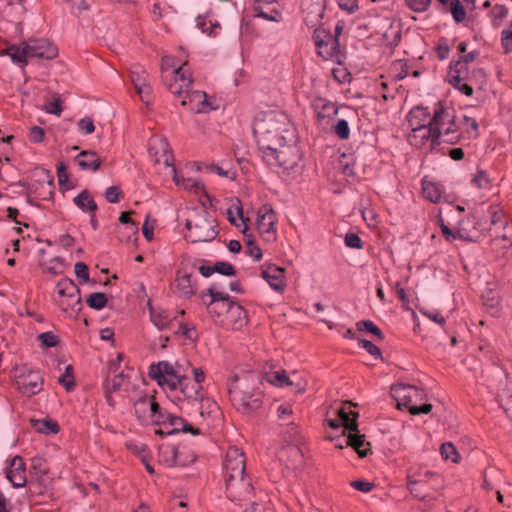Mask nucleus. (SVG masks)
<instances>
[{
	"mask_svg": "<svg viewBox=\"0 0 512 512\" xmlns=\"http://www.w3.org/2000/svg\"><path fill=\"white\" fill-rule=\"evenodd\" d=\"M453 118H455L453 112L444 107L441 103L434 105L433 111L431 112V119L429 120V126L433 131L434 139H441L442 128L452 121Z\"/></svg>",
	"mask_w": 512,
	"mask_h": 512,
	"instance_id": "a211bd4d",
	"label": "nucleus"
},
{
	"mask_svg": "<svg viewBox=\"0 0 512 512\" xmlns=\"http://www.w3.org/2000/svg\"><path fill=\"white\" fill-rule=\"evenodd\" d=\"M313 41L320 57L324 60L340 62L341 50L337 36H333L330 31L321 27L314 30Z\"/></svg>",
	"mask_w": 512,
	"mask_h": 512,
	"instance_id": "9d476101",
	"label": "nucleus"
},
{
	"mask_svg": "<svg viewBox=\"0 0 512 512\" xmlns=\"http://www.w3.org/2000/svg\"><path fill=\"white\" fill-rule=\"evenodd\" d=\"M446 6V12H450L453 19L460 23L466 18V11L459 0H450Z\"/></svg>",
	"mask_w": 512,
	"mask_h": 512,
	"instance_id": "a18cd8bd",
	"label": "nucleus"
},
{
	"mask_svg": "<svg viewBox=\"0 0 512 512\" xmlns=\"http://www.w3.org/2000/svg\"><path fill=\"white\" fill-rule=\"evenodd\" d=\"M227 317L235 318L233 324L235 329H240L242 326L246 324V311L243 309L242 306L234 302H231L229 314H227Z\"/></svg>",
	"mask_w": 512,
	"mask_h": 512,
	"instance_id": "a19ab883",
	"label": "nucleus"
},
{
	"mask_svg": "<svg viewBox=\"0 0 512 512\" xmlns=\"http://www.w3.org/2000/svg\"><path fill=\"white\" fill-rule=\"evenodd\" d=\"M15 384L21 394L31 397L42 391L43 378L39 371L22 366L15 370Z\"/></svg>",
	"mask_w": 512,
	"mask_h": 512,
	"instance_id": "9b49d317",
	"label": "nucleus"
},
{
	"mask_svg": "<svg viewBox=\"0 0 512 512\" xmlns=\"http://www.w3.org/2000/svg\"><path fill=\"white\" fill-rule=\"evenodd\" d=\"M334 132L340 139H348L350 136V128L348 122L344 119L338 120L334 126Z\"/></svg>",
	"mask_w": 512,
	"mask_h": 512,
	"instance_id": "4d7b16f0",
	"label": "nucleus"
},
{
	"mask_svg": "<svg viewBox=\"0 0 512 512\" xmlns=\"http://www.w3.org/2000/svg\"><path fill=\"white\" fill-rule=\"evenodd\" d=\"M59 383L63 385L67 391H71L74 388L73 367L71 365L66 366L65 372L59 377Z\"/></svg>",
	"mask_w": 512,
	"mask_h": 512,
	"instance_id": "603ef678",
	"label": "nucleus"
},
{
	"mask_svg": "<svg viewBox=\"0 0 512 512\" xmlns=\"http://www.w3.org/2000/svg\"><path fill=\"white\" fill-rule=\"evenodd\" d=\"M7 53L14 63L25 64L32 58L53 59L57 56V48L47 39H32L19 46H11Z\"/></svg>",
	"mask_w": 512,
	"mask_h": 512,
	"instance_id": "39448f33",
	"label": "nucleus"
},
{
	"mask_svg": "<svg viewBox=\"0 0 512 512\" xmlns=\"http://www.w3.org/2000/svg\"><path fill=\"white\" fill-rule=\"evenodd\" d=\"M173 288L181 297H187L194 294L191 276L188 274L178 276L173 284Z\"/></svg>",
	"mask_w": 512,
	"mask_h": 512,
	"instance_id": "e433bc0d",
	"label": "nucleus"
},
{
	"mask_svg": "<svg viewBox=\"0 0 512 512\" xmlns=\"http://www.w3.org/2000/svg\"><path fill=\"white\" fill-rule=\"evenodd\" d=\"M509 9L503 5H495L491 10L492 25L494 28H499L503 20L508 16Z\"/></svg>",
	"mask_w": 512,
	"mask_h": 512,
	"instance_id": "de8ad7c7",
	"label": "nucleus"
},
{
	"mask_svg": "<svg viewBox=\"0 0 512 512\" xmlns=\"http://www.w3.org/2000/svg\"><path fill=\"white\" fill-rule=\"evenodd\" d=\"M211 296V301L207 303L208 313L212 317H221L229 314L231 302L230 297L227 293L218 291L215 286H212L208 290Z\"/></svg>",
	"mask_w": 512,
	"mask_h": 512,
	"instance_id": "dca6fc26",
	"label": "nucleus"
},
{
	"mask_svg": "<svg viewBox=\"0 0 512 512\" xmlns=\"http://www.w3.org/2000/svg\"><path fill=\"white\" fill-rule=\"evenodd\" d=\"M343 442L346 446L353 447L360 457L367 455L368 449L365 446L369 445V443L366 442L365 436L359 433L358 427L354 431H349L347 438H343Z\"/></svg>",
	"mask_w": 512,
	"mask_h": 512,
	"instance_id": "7c9ffc66",
	"label": "nucleus"
},
{
	"mask_svg": "<svg viewBox=\"0 0 512 512\" xmlns=\"http://www.w3.org/2000/svg\"><path fill=\"white\" fill-rule=\"evenodd\" d=\"M147 77L146 71L139 67L130 71L131 82L140 99L146 104L150 102L152 93V89L147 82Z\"/></svg>",
	"mask_w": 512,
	"mask_h": 512,
	"instance_id": "412c9836",
	"label": "nucleus"
},
{
	"mask_svg": "<svg viewBox=\"0 0 512 512\" xmlns=\"http://www.w3.org/2000/svg\"><path fill=\"white\" fill-rule=\"evenodd\" d=\"M176 372H177V375H178V378H180L181 382H180V395H182V389L184 388V386L186 387H189V378L188 376L190 375V370L192 368V365L191 363L187 360V359H180V360H177L176 362L172 363Z\"/></svg>",
	"mask_w": 512,
	"mask_h": 512,
	"instance_id": "f704fd0d",
	"label": "nucleus"
},
{
	"mask_svg": "<svg viewBox=\"0 0 512 512\" xmlns=\"http://www.w3.org/2000/svg\"><path fill=\"white\" fill-rule=\"evenodd\" d=\"M339 422L344 427L345 430L354 431L358 427L356 419L358 418V413L351 410V403L344 404L341 408L338 409Z\"/></svg>",
	"mask_w": 512,
	"mask_h": 512,
	"instance_id": "c756f323",
	"label": "nucleus"
},
{
	"mask_svg": "<svg viewBox=\"0 0 512 512\" xmlns=\"http://www.w3.org/2000/svg\"><path fill=\"white\" fill-rule=\"evenodd\" d=\"M56 299L70 298L72 302L81 304L80 290L77 285L70 279H62L56 286Z\"/></svg>",
	"mask_w": 512,
	"mask_h": 512,
	"instance_id": "a878e982",
	"label": "nucleus"
},
{
	"mask_svg": "<svg viewBox=\"0 0 512 512\" xmlns=\"http://www.w3.org/2000/svg\"><path fill=\"white\" fill-rule=\"evenodd\" d=\"M176 404L180 410L188 415L198 413L200 417L206 418L219 411L218 404L207 397L205 393L199 392V387H186L182 389V395L177 397Z\"/></svg>",
	"mask_w": 512,
	"mask_h": 512,
	"instance_id": "20e7f679",
	"label": "nucleus"
},
{
	"mask_svg": "<svg viewBox=\"0 0 512 512\" xmlns=\"http://www.w3.org/2000/svg\"><path fill=\"white\" fill-rule=\"evenodd\" d=\"M252 10L254 17L277 23L282 20V15L277 9V0H254Z\"/></svg>",
	"mask_w": 512,
	"mask_h": 512,
	"instance_id": "6ab92c4d",
	"label": "nucleus"
},
{
	"mask_svg": "<svg viewBox=\"0 0 512 512\" xmlns=\"http://www.w3.org/2000/svg\"><path fill=\"white\" fill-rule=\"evenodd\" d=\"M484 77V71L480 68L474 69L471 73H457L450 70L449 82L454 88L463 94L471 96L473 94V88L467 83V81H473V79L482 80Z\"/></svg>",
	"mask_w": 512,
	"mask_h": 512,
	"instance_id": "f3484780",
	"label": "nucleus"
},
{
	"mask_svg": "<svg viewBox=\"0 0 512 512\" xmlns=\"http://www.w3.org/2000/svg\"><path fill=\"white\" fill-rule=\"evenodd\" d=\"M471 182L479 189H488L490 186V179L487 173L483 170H479L477 174L472 178Z\"/></svg>",
	"mask_w": 512,
	"mask_h": 512,
	"instance_id": "5fc2aeb1",
	"label": "nucleus"
},
{
	"mask_svg": "<svg viewBox=\"0 0 512 512\" xmlns=\"http://www.w3.org/2000/svg\"><path fill=\"white\" fill-rule=\"evenodd\" d=\"M214 269L215 272L226 276H232L235 274V268L228 262H217L214 265Z\"/></svg>",
	"mask_w": 512,
	"mask_h": 512,
	"instance_id": "e2e57ef3",
	"label": "nucleus"
},
{
	"mask_svg": "<svg viewBox=\"0 0 512 512\" xmlns=\"http://www.w3.org/2000/svg\"><path fill=\"white\" fill-rule=\"evenodd\" d=\"M394 393L398 408L405 407L409 411L411 407L416 406L413 404L415 399L423 395V391L415 386H400L394 390Z\"/></svg>",
	"mask_w": 512,
	"mask_h": 512,
	"instance_id": "5701e85b",
	"label": "nucleus"
},
{
	"mask_svg": "<svg viewBox=\"0 0 512 512\" xmlns=\"http://www.w3.org/2000/svg\"><path fill=\"white\" fill-rule=\"evenodd\" d=\"M253 133L262 152L275 146L284 147V144L295 140V130L288 115L278 111L258 114L253 123Z\"/></svg>",
	"mask_w": 512,
	"mask_h": 512,
	"instance_id": "f257e3e1",
	"label": "nucleus"
},
{
	"mask_svg": "<svg viewBox=\"0 0 512 512\" xmlns=\"http://www.w3.org/2000/svg\"><path fill=\"white\" fill-rule=\"evenodd\" d=\"M215 222V219L207 211L201 210L194 217L187 220L186 228L188 234L185 236L186 239L192 243L214 240L218 235Z\"/></svg>",
	"mask_w": 512,
	"mask_h": 512,
	"instance_id": "423d86ee",
	"label": "nucleus"
},
{
	"mask_svg": "<svg viewBox=\"0 0 512 512\" xmlns=\"http://www.w3.org/2000/svg\"><path fill=\"white\" fill-rule=\"evenodd\" d=\"M345 244L350 248H362V240L355 233H348L345 236Z\"/></svg>",
	"mask_w": 512,
	"mask_h": 512,
	"instance_id": "338daca9",
	"label": "nucleus"
},
{
	"mask_svg": "<svg viewBox=\"0 0 512 512\" xmlns=\"http://www.w3.org/2000/svg\"><path fill=\"white\" fill-rule=\"evenodd\" d=\"M263 379L278 388H291L294 393H302L307 387V381L295 371L287 374L284 369L275 370L271 367L264 372Z\"/></svg>",
	"mask_w": 512,
	"mask_h": 512,
	"instance_id": "1a4fd4ad",
	"label": "nucleus"
},
{
	"mask_svg": "<svg viewBox=\"0 0 512 512\" xmlns=\"http://www.w3.org/2000/svg\"><path fill=\"white\" fill-rule=\"evenodd\" d=\"M422 192H423L424 198H426L427 200H429L433 203H438L441 199L440 187L438 184H436L434 182L423 180L422 181Z\"/></svg>",
	"mask_w": 512,
	"mask_h": 512,
	"instance_id": "ea45409f",
	"label": "nucleus"
},
{
	"mask_svg": "<svg viewBox=\"0 0 512 512\" xmlns=\"http://www.w3.org/2000/svg\"><path fill=\"white\" fill-rule=\"evenodd\" d=\"M86 302L89 307L96 309V310H101L102 308L105 307V305L107 303V297L104 293H100V292L92 293L88 297Z\"/></svg>",
	"mask_w": 512,
	"mask_h": 512,
	"instance_id": "8fccbe9b",
	"label": "nucleus"
},
{
	"mask_svg": "<svg viewBox=\"0 0 512 512\" xmlns=\"http://www.w3.org/2000/svg\"><path fill=\"white\" fill-rule=\"evenodd\" d=\"M246 251L255 260H260L262 258L261 249L257 245H255L252 240L247 241Z\"/></svg>",
	"mask_w": 512,
	"mask_h": 512,
	"instance_id": "774afa93",
	"label": "nucleus"
},
{
	"mask_svg": "<svg viewBox=\"0 0 512 512\" xmlns=\"http://www.w3.org/2000/svg\"><path fill=\"white\" fill-rule=\"evenodd\" d=\"M78 128L82 134L88 135L94 132L95 126L91 118L85 117L79 120Z\"/></svg>",
	"mask_w": 512,
	"mask_h": 512,
	"instance_id": "680f3d73",
	"label": "nucleus"
},
{
	"mask_svg": "<svg viewBox=\"0 0 512 512\" xmlns=\"http://www.w3.org/2000/svg\"><path fill=\"white\" fill-rule=\"evenodd\" d=\"M128 383V376L123 372L116 374L107 384V400L110 401L109 391H119Z\"/></svg>",
	"mask_w": 512,
	"mask_h": 512,
	"instance_id": "49530a36",
	"label": "nucleus"
},
{
	"mask_svg": "<svg viewBox=\"0 0 512 512\" xmlns=\"http://www.w3.org/2000/svg\"><path fill=\"white\" fill-rule=\"evenodd\" d=\"M440 451L444 459L451 460L454 463L458 462V453L452 443L447 442L442 444Z\"/></svg>",
	"mask_w": 512,
	"mask_h": 512,
	"instance_id": "864d4df0",
	"label": "nucleus"
},
{
	"mask_svg": "<svg viewBox=\"0 0 512 512\" xmlns=\"http://www.w3.org/2000/svg\"><path fill=\"white\" fill-rule=\"evenodd\" d=\"M174 182L178 186H182L185 190L195 194L201 195L205 193L204 184L196 178H184L174 171Z\"/></svg>",
	"mask_w": 512,
	"mask_h": 512,
	"instance_id": "473e14b6",
	"label": "nucleus"
},
{
	"mask_svg": "<svg viewBox=\"0 0 512 512\" xmlns=\"http://www.w3.org/2000/svg\"><path fill=\"white\" fill-rule=\"evenodd\" d=\"M313 107L318 119L329 118L337 113V108L335 105L323 98L316 99L314 101Z\"/></svg>",
	"mask_w": 512,
	"mask_h": 512,
	"instance_id": "c9c22d12",
	"label": "nucleus"
},
{
	"mask_svg": "<svg viewBox=\"0 0 512 512\" xmlns=\"http://www.w3.org/2000/svg\"><path fill=\"white\" fill-rule=\"evenodd\" d=\"M462 127L464 128V131L468 135L469 138L478 137V135H479L478 122L474 117H472L470 115H464Z\"/></svg>",
	"mask_w": 512,
	"mask_h": 512,
	"instance_id": "09e8293b",
	"label": "nucleus"
},
{
	"mask_svg": "<svg viewBox=\"0 0 512 512\" xmlns=\"http://www.w3.org/2000/svg\"><path fill=\"white\" fill-rule=\"evenodd\" d=\"M227 217L231 224L239 227L238 220L244 223L243 210L241 207L236 206L234 209L230 208L227 211Z\"/></svg>",
	"mask_w": 512,
	"mask_h": 512,
	"instance_id": "052dcab7",
	"label": "nucleus"
},
{
	"mask_svg": "<svg viewBox=\"0 0 512 512\" xmlns=\"http://www.w3.org/2000/svg\"><path fill=\"white\" fill-rule=\"evenodd\" d=\"M150 318L159 330H170L174 334H180L190 340L195 337L196 333L193 328L179 320L178 316L171 317L167 310L150 307Z\"/></svg>",
	"mask_w": 512,
	"mask_h": 512,
	"instance_id": "6e6552de",
	"label": "nucleus"
},
{
	"mask_svg": "<svg viewBox=\"0 0 512 512\" xmlns=\"http://www.w3.org/2000/svg\"><path fill=\"white\" fill-rule=\"evenodd\" d=\"M159 461L168 467L175 465L184 466L185 460L181 459L178 448L173 445H162L159 448Z\"/></svg>",
	"mask_w": 512,
	"mask_h": 512,
	"instance_id": "bb28decb",
	"label": "nucleus"
},
{
	"mask_svg": "<svg viewBox=\"0 0 512 512\" xmlns=\"http://www.w3.org/2000/svg\"><path fill=\"white\" fill-rule=\"evenodd\" d=\"M257 382L254 375H234L228 382L230 400L242 413H250L262 404V391L256 387Z\"/></svg>",
	"mask_w": 512,
	"mask_h": 512,
	"instance_id": "7ed1b4c3",
	"label": "nucleus"
},
{
	"mask_svg": "<svg viewBox=\"0 0 512 512\" xmlns=\"http://www.w3.org/2000/svg\"><path fill=\"white\" fill-rule=\"evenodd\" d=\"M39 340L46 347H54L58 343V338L52 332H44L39 335Z\"/></svg>",
	"mask_w": 512,
	"mask_h": 512,
	"instance_id": "0e129e2a",
	"label": "nucleus"
},
{
	"mask_svg": "<svg viewBox=\"0 0 512 512\" xmlns=\"http://www.w3.org/2000/svg\"><path fill=\"white\" fill-rule=\"evenodd\" d=\"M192 79L187 63L184 62L173 72V77L168 83V90L181 99V105L187 106L196 113H206L215 110L217 107L207 99L203 91H192L190 88Z\"/></svg>",
	"mask_w": 512,
	"mask_h": 512,
	"instance_id": "f03ea898",
	"label": "nucleus"
},
{
	"mask_svg": "<svg viewBox=\"0 0 512 512\" xmlns=\"http://www.w3.org/2000/svg\"><path fill=\"white\" fill-rule=\"evenodd\" d=\"M478 55L479 53L477 51H471L461 56L458 61L451 63V70L457 73H471L468 64L472 63Z\"/></svg>",
	"mask_w": 512,
	"mask_h": 512,
	"instance_id": "58836bf2",
	"label": "nucleus"
},
{
	"mask_svg": "<svg viewBox=\"0 0 512 512\" xmlns=\"http://www.w3.org/2000/svg\"><path fill=\"white\" fill-rule=\"evenodd\" d=\"M429 140L431 141L432 146L440 144V139H434L433 131L429 125L426 127L422 126L411 128V133L408 136V141L411 145L415 147H422Z\"/></svg>",
	"mask_w": 512,
	"mask_h": 512,
	"instance_id": "393cba45",
	"label": "nucleus"
},
{
	"mask_svg": "<svg viewBox=\"0 0 512 512\" xmlns=\"http://www.w3.org/2000/svg\"><path fill=\"white\" fill-rule=\"evenodd\" d=\"M74 203L85 212H95L97 205L87 191L81 192L74 198Z\"/></svg>",
	"mask_w": 512,
	"mask_h": 512,
	"instance_id": "79ce46f5",
	"label": "nucleus"
},
{
	"mask_svg": "<svg viewBox=\"0 0 512 512\" xmlns=\"http://www.w3.org/2000/svg\"><path fill=\"white\" fill-rule=\"evenodd\" d=\"M32 427L39 433L56 434L59 431L58 424L51 419H32Z\"/></svg>",
	"mask_w": 512,
	"mask_h": 512,
	"instance_id": "4c0bfd02",
	"label": "nucleus"
},
{
	"mask_svg": "<svg viewBox=\"0 0 512 512\" xmlns=\"http://www.w3.org/2000/svg\"><path fill=\"white\" fill-rule=\"evenodd\" d=\"M443 141L449 144H455L460 140V133L458 126L455 123V118L442 128Z\"/></svg>",
	"mask_w": 512,
	"mask_h": 512,
	"instance_id": "37998d69",
	"label": "nucleus"
},
{
	"mask_svg": "<svg viewBox=\"0 0 512 512\" xmlns=\"http://www.w3.org/2000/svg\"><path fill=\"white\" fill-rule=\"evenodd\" d=\"M407 6L418 13L426 11L430 4L431 0H405Z\"/></svg>",
	"mask_w": 512,
	"mask_h": 512,
	"instance_id": "bf43d9fd",
	"label": "nucleus"
},
{
	"mask_svg": "<svg viewBox=\"0 0 512 512\" xmlns=\"http://www.w3.org/2000/svg\"><path fill=\"white\" fill-rule=\"evenodd\" d=\"M276 214L269 205H263L257 211L256 225L260 236L266 240L271 241L276 233Z\"/></svg>",
	"mask_w": 512,
	"mask_h": 512,
	"instance_id": "4468645a",
	"label": "nucleus"
},
{
	"mask_svg": "<svg viewBox=\"0 0 512 512\" xmlns=\"http://www.w3.org/2000/svg\"><path fill=\"white\" fill-rule=\"evenodd\" d=\"M196 26L202 33H206L209 36H216L221 28L217 22L212 23L211 20H207L205 16H198L196 18Z\"/></svg>",
	"mask_w": 512,
	"mask_h": 512,
	"instance_id": "c03bdc74",
	"label": "nucleus"
},
{
	"mask_svg": "<svg viewBox=\"0 0 512 512\" xmlns=\"http://www.w3.org/2000/svg\"><path fill=\"white\" fill-rule=\"evenodd\" d=\"M431 119V111L427 107L417 106L408 114V123L411 128L426 127Z\"/></svg>",
	"mask_w": 512,
	"mask_h": 512,
	"instance_id": "cd10ccee",
	"label": "nucleus"
},
{
	"mask_svg": "<svg viewBox=\"0 0 512 512\" xmlns=\"http://www.w3.org/2000/svg\"><path fill=\"white\" fill-rule=\"evenodd\" d=\"M165 422H167L172 428L171 430L167 431L166 434H174L176 432H191L194 435H199L200 431L197 428H194L191 424H189L186 420H184L182 417L168 414L166 417Z\"/></svg>",
	"mask_w": 512,
	"mask_h": 512,
	"instance_id": "c85d7f7f",
	"label": "nucleus"
},
{
	"mask_svg": "<svg viewBox=\"0 0 512 512\" xmlns=\"http://www.w3.org/2000/svg\"><path fill=\"white\" fill-rule=\"evenodd\" d=\"M75 162L82 170L96 171L100 166V158L93 151H82L75 157Z\"/></svg>",
	"mask_w": 512,
	"mask_h": 512,
	"instance_id": "2f4dec72",
	"label": "nucleus"
},
{
	"mask_svg": "<svg viewBox=\"0 0 512 512\" xmlns=\"http://www.w3.org/2000/svg\"><path fill=\"white\" fill-rule=\"evenodd\" d=\"M190 374L193 376L194 384L189 382L190 387H199V392L203 391L202 383L205 380V372L201 368L193 367L190 370Z\"/></svg>",
	"mask_w": 512,
	"mask_h": 512,
	"instance_id": "6e6d98bb",
	"label": "nucleus"
},
{
	"mask_svg": "<svg viewBox=\"0 0 512 512\" xmlns=\"http://www.w3.org/2000/svg\"><path fill=\"white\" fill-rule=\"evenodd\" d=\"M7 479L14 487H22L26 483V469L23 459L20 456L12 458L5 469Z\"/></svg>",
	"mask_w": 512,
	"mask_h": 512,
	"instance_id": "4be33fe9",
	"label": "nucleus"
},
{
	"mask_svg": "<svg viewBox=\"0 0 512 512\" xmlns=\"http://www.w3.org/2000/svg\"><path fill=\"white\" fill-rule=\"evenodd\" d=\"M356 327L359 331L365 330L375 335L378 339H383L381 330L370 320L359 321L356 323Z\"/></svg>",
	"mask_w": 512,
	"mask_h": 512,
	"instance_id": "3c124183",
	"label": "nucleus"
},
{
	"mask_svg": "<svg viewBox=\"0 0 512 512\" xmlns=\"http://www.w3.org/2000/svg\"><path fill=\"white\" fill-rule=\"evenodd\" d=\"M438 478V475L428 469H419L408 476V488L411 492H414V486L420 483H428Z\"/></svg>",
	"mask_w": 512,
	"mask_h": 512,
	"instance_id": "72a5a7b5",
	"label": "nucleus"
},
{
	"mask_svg": "<svg viewBox=\"0 0 512 512\" xmlns=\"http://www.w3.org/2000/svg\"><path fill=\"white\" fill-rule=\"evenodd\" d=\"M301 10L304 14L305 23L310 26H316L324 14V0H302Z\"/></svg>",
	"mask_w": 512,
	"mask_h": 512,
	"instance_id": "aec40b11",
	"label": "nucleus"
},
{
	"mask_svg": "<svg viewBox=\"0 0 512 512\" xmlns=\"http://www.w3.org/2000/svg\"><path fill=\"white\" fill-rule=\"evenodd\" d=\"M245 473V458L243 452L237 447H230L225 456L224 477L233 478Z\"/></svg>",
	"mask_w": 512,
	"mask_h": 512,
	"instance_id": "2eb2a0df",
	"label": "nucleus"
},
{
	"mask_svg": "<svg viewBox=\"0 0 512 512\" xmlns=\"http://www.w3.org/2000/svg\"><path fill=\"white\" fill-rule=\"evenodd\" d=\"M262 277L270 287L277 292H282L286 286L285 269L276 265H269L262 270Z\"/></svg>",
	"mask_w": 512,
	"mask_h": 512,
	"instance_id": "b1692460",
	"label": "nucleus"
},
{
	"mask_svg": "<svg viewBox=\"0 0 512 512\" xmlns=\"http://www.w3.org/2000/svg\"><path fill=\"white\" fill-rule=\"evenodd\" d=\"M149 377L161 386L169 389L170 391H180V378L172 363L168 361H160L153 363L149 367Z\"/></svg>",
	"mask_w": 512,
	"mask_h": 512,
	"instance_id": "f8f14e48",
	"label": "nucleus"
},
{
	"mask_svg": "<svg viewBox=\"0 0 512 512\" xmlns=\"http://www.w3.org/2000/svg\"><path fill=\"white\" fill-rule=\"evenodd\" d=\"M226 492L232 501L249 500L253 492L251 479L246 473L225 479Z\"/></svg>",
	"mask_w": 512,
	"mask_h": 512,
	"instance_id": "ddd939ff",
	"label": "nucleus"
},
{
	"mask_svg": "<svg viewBox=\"0 0 512 512\" xmlns=\"http://www.w3.org/2000/svg\"><path fill=\"white\" fill-rule=\"evenodd\" d=\"M263 153V160L272 168L293 169L300 159L298 149L291 143L284 144V147L275 146Z\"/></svg>",
	"mask_w": 512,
	"mask_h": 512,
	"instance_id": "0eeeda50",
	"label": "nucleus"
},
{
	"mask_svg": "<svg viewBox=\"0 0 512 512\" xmlns=\"http://www.w3.org/2000/svg\"><path fill=\"white\" fill-rule=\"evenodd\" d=\"M74 271L77 277L83 282H87L89 280L88 266L85 263L77 262L74 266Z\"/></svg>",
	"mask_w": 512,
	"mask_h": 512,
	"instance_id": "69168bd1",
	"label": "nucleus"
},
{
	"mask_svg": "<svg viewBox=\"0 0 512 512\" xmlns=\"http://www.w3.org/2000/svg\"><path fill=\"white\" fill-rule=\"evenodd\" d=\"M161 67H162L163 77L168 84L173 77V72L177 69V68H175L172 70L171 73H168V71L174 67L173 59L170 56L163 57Z\"/></svg>",
	"mask_w": 512,
	"mask_h": 512,
	"instance_id": "13d9d810",
	"label": "nucleus"
}]
</instances>
